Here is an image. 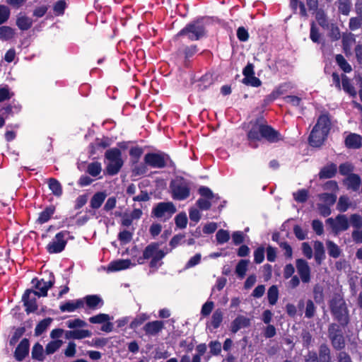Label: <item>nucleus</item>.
Here are the masks:
<instances>
[{
    "instance_id": "f257e3e1",
    "label": "nucleus",
    "mask_w": 362,
    "mask_h": 362,
    "mask_svg": "<svg viewBox=\"0 0 362 362\" xmlns=\"http://www.w3.org/2000/svg\"><path fill=\"white\" fill-rule=\"evenodd\" d=\"M250 129L247 136L249 146L253 148L257 147V141L264 139L270 143H276L281 140V136L279 132L274 129L267 124L264 118L260 117L250 122Z\"/></svg>"
},
{
    "instance_id": "f03ea898",
    "label": "nucleus",
    "mask_w": 362,
    "mask_h": 362,
    "mask_svg": "<svg viewBox=\"0 0 362 362\" xmlns=\"http://www.w3.org/2000/svg\"><path fill=\"white\" fill-rule=\"evenodd\" d=\"M206 35V25L202 18H199L187 24L177 36H187L192 41L199 40Z\"/></svg>"
},
{
    "instance_id": "7ed1b4c3",
    "label": "nucleus",
    "mask_w": 362,
    "mask_h": 362,
    "mask_svg": "<svg viewBox=\"0 0 362 362\" xmlns=\"http://www.w3.org/2000/svg\"><path fill=\"white\" fill-rule=\"evenodd\" d=\"M66 325L68 328L72 329L65 332L66 339H82L90 337L92 335L90 331L80 329L87 326V323L81 319L76 318L68 320L66 322Z\"/></svg>"
},
{
    "instance_id": "20e7f679",
    "label": "nucleus",
    "mask_w": 362,
    "mask_h": 362,
    "mask_svg": "<svg viewBox=\"0 0 362 362\" xmlns=\"http://www.w3.org/2000/svg\"><path fill=\"white\" fill-rule=\"evenodd\" d=\"M330 309L334 318L341 326H346L349 322V312L344 300L337 295L333 297L330 302Z\"/></svg>"
},
{
    "instance_id": "39448f33",
    "label": "nucleus",
    "mask_w": 362,
    "mask_h": 362,
    "mask_svg": "<svg viewBox=\"0 0 362 362\" xmlns=\"http://www.w3.org/2000/svg\"><path fill=\"white\" fill-rule=\"evenodd\" d=\"M165 252L158 248L157 244H151L148 245L144 252L143 256L138 259L139 264H144L145 259H151L150 267L158 269L161 264V259L165 257Z\"/></svg>"
},
{
    "instance_id": "423d86ee",
    "label": "nucleus",
    "mask_w": 362,
    "mask_h": 362,
    "mask_svg": "<svg viewBox=\"0 0 362 362\" xmlns=\"http://www.w3.org/2000/svg\"><path fill=\"white\" fill-rule=\"evenodd\" d=\"M172 197L176 200H185L190 194V182L187 180L178 177L173 180L170 185Z\"/></svg>"
},
{
    "instance_id": "0eeeda50",
    "label": "nucleus",
    "mask_w": 362,
    "mask_h": 362,
    "mask_svg": "<svg viewBox=\"0 0 362 362\" xmlns=\"http://www.w3.org/2000/svg\"><path fill=\"white\" fill-rule=\"evenodd\" d=\"M105 157L108 161L106 166L107 173L110 175L117 174L124 164L121 151L117 148H110L106 151Z\"/></svg>"
},
{
    "instance_id": "6e6552de",
    "label": "nucleus",
    "mask_w": 362,
    "mask_h": 362,
    "mask_svg": "<svg viewBox=\"0 0 362 362\" xmlns=\"http://www.w3.org/2000/svg\"><path fill=\"white\" fill-rule=\"evenodd\" d=\"M69 232L62 230L56 234L54 238L47 244L46 250L49 254L62 252L67 243Z\"/></svg>"
},
{
    "instance_id": "1a4fd4ad",
    "label": "nucleus",
    "mask_w": 362,
    "mask_h": 362,
    "mask_svg": "<svg viewBox=\"0 0 362 362\" xmlns=\"http://www.w3.org/2000/svg\"><path fill=\"white\" fill-rule=\"evenodd\" d=\"M199 193L203 198H199L197 201V205L202 210H208L211 203L219 199L218 195L214 194L207 187H201L199 189Z\"/></svg>"
},
{
    "instance_id": "9d476101",
    "label": "nucleus",
    "mask_w": 362,
    "mask_h": 362,
    "mask_svg": "<svg viewBox=\"0 0 362 362\" xmlns=\"http://www.w3.org/2000/svg\"><path fill=\"white\" fill-rule=\"evenodd\" d=\"M328 336L334 349H341L344 347V338L339 325L335 323L331 324L328 328Z\"/></svg>"
},
{
    "instance_id": "9b49d317",
    "label": "nucleus",
    "mask_w": 362,
    "mask_h": 362,
    "mask_svg": "<svg viewBox=\"0 0 362 362\" xmlns=\"http://www.w3.org/2000/svg\"><path fill=\"white\" fill-rule=\"evenodd\" d=\"M176 211L172 202H160L153 209L152 214L157 218L168 219Z\"/></svg>"
},
{
    "instance_id": "f8f14e48",
    "label": "nucleus",
    "mask_w": 362,
    "mask_h": 362,
    "mask_svg": "<svg viewBox=\"0 0 362 362\" xmlns=\"http://www.w3.org/2000/svg\"><path fill=\"white\" fill-rule=\"evenodd\" d=\"M326 223L331 227L335 235L349 228V220L344 214H339L335 218H329L326 220Z\"/></svg>"
},
{
    "instance_id": "ddd939ff",
    "label": "nucleus",
    "mask_w": 362,
    "mask_h": 362,
    "mask_svg": "<svg viewBox=\"0 0 362 362\" xmlns=\"http://www.w3.org/2000/svg\"><path fill=\"white\" fill-rule=\"evenodd\" d=\"M144 160L151 168H163L166 165L168 157L164 153H148L145 155Z\"/></svg>"
},
{
    "instance_id": "4468645a",
    "label": "nucleus",
    "mask_w": 362,
    "mask_h": 362,
    "mask_svg": "<svg viewBox=\"0 0 362 362\" xmlns=\"http://www.w3.org/2000/svg\"><path fill=\"white\" fill-rule=\"evenodd\" d=\"M37 297L38 294L32 289H27L23 295L22 300L28 313H34L37 310Z\"/></svg>"
},
{
    "instance_id": "2eb2a0df",
    "label": "nucleus",
    "mask_w": 362,
    "mask_h": 362,
    "mask_svg": "<svg viewBox=\"0 0 362 362\" xmlns=\"http://www.w3.org/2000/svg\"><path fill=\"white\" fill-rule=\"evenodd\" d=\"M32 284L37 290L35 291L38 294V297H45L47 295L48 290L53 286L54 280L53 276H50L48 281H45L43 279L40 280L33 279Z\"/></svg>"
},
{
    "instance_id": "dca6fc26",
    "label": "nucleus",
    "mask_w": 362,
    "mask_h": 362,
    "mask_svg": "<svg viewBox=\"0 0 362 362\" xmlns=\"http://www.w3.org/2000/svg\"><path fill=\"white\" fill-rule=\"evenodd\" d=\"M296 267L303 283H309L310 281L311 269L308 263L305 259H298L296 260Z\"/></svg>"
},
{
    "instance_id": "f3484780",
    "label": "nucleus",
    "mask_w": 362,
    "mask_h": 362,
    "mask_svg": "<svg viewBox=\"0 0 362 362\" xmlns=\"http://www.w3.org/2000/svg\"><path fill=\"white\" fill-rule=\"evenodd\" d=\"M83 308L85 305L89 310H95L102 308L104 305L103 298L98 295H88L82 298Z\"/></svg>"
},
{
    "instance_id": "a211bd4d",
    "label": "nucleus",
    "mask_w": 362,
    "mask_h": 362,
    "mask_svg": "<svg viewBox=\"0 0 362 362\" xmlns=\"http://www.w3.org/2000/svg\"><path fill=\"white\" fill-rule=\"evenodd\" d=\"M328 134L313 127L310 136L309 143L312 146L318 147L320 146Z\"/></svg>"
},
{
    "instance_id": "6ab92c4d",
    "label": "nucleus",
    "mask_w": 362,
    "mask_h": 362,
    "mask_svg": "<svg viewBox=\"0 0 362 362\" xmlns=\"http://www.w3.org/2000/svg\"><path fill=\"white\" fill-rule=\"evenodd\" d=\"M164 327V323L162 321L155 320L146 323L143 329L146 335L156 336L157 335Z\"/></svg>"
},
{
    "instance_id": "aec40b11",
    "label": "nucleus",
    "mask_w": 362,
    "mask_h": 362,
    "mask_svg": "<svg viewBox=\"0 0 362 362\" xmlns=\"http://www.w3.org/2000/svg\"><path fill=\"white\" fill-rule=\"evenodd\" d=\"M29 341L23 339L16 347L14 352V357L18 361H23L29 353Z\"/></svg>"
},
{
    "instance_id": "412c9836",
    "label": "nucleus",
    "mask_w": 362,
    "mask_h": 362,
    "mask_svg": "<svg viewBox=\"0 0 362 362\" xmlns=\"http://www.w3.org/2000/svg\"><path fill=\"white\" fill-rule=\"evenodd\" d=\"M361 180L356 174L349 175L344 180L343 184L346 186L347 189L356 192L359 189Z\"/></svg>"
},
{
    "instance_id": "4be33fe9",
    "label": "nucleus",
    "mask_w": 362,
    "mask_h": 362,
    "mask_svg": "<svg viewBox=\"0 0 362 362\" xmlns=\"http://www.w3.org/2000/svg\"><path fill=\"white\" fill-rule=\"evenodd\" d=\"M250 320L243 315H238L230 324V331L233 333L238 332L240 329L249 327Z\"/></svg>"
},
{
    "instance_id": "5701e85b",
    "label": "nucleus",
    "mask_w": 362,
    "mask_h": 362,
    "mask_svg": "<svg viewBox=\"0 0 362 362\" xmlns=\"http://www.w3.org/2000/svg\"><path fill=\"white\" fill-rule=\"evenodd\" d=\"M344 143L348 148L358 149L362 146V138L357 134L350 133L345 138Z\"/></svg>"
},
{
    "instance_id": "b1692460",
    "label": "nucleus",
    "mask_w": 362,
    "mask_h": 362,
    "mask_svg": "<svg viewBox=\"0 0 362 362\" xmlns=\"http://www.w3.org/2000/svg\"><path fill=\"white\" fill-rule=\"evenodd\" d=\"M135 263H132L129 259H117L111 262L107 267L110 272H117L122 269L129 268L131 266H134Z\"/></svg>"
},
{
    "instance_id": "393cba45",
    "label": "nucleus",
    "mask_w": 362,
    "mask_h": 362,
    "mask_svg": "<svg viewBox=\"0 0 362 362\" xmlns=\"http://www.w3.org/2000/svg\"><path fill=\"white\" fill-rule=\"evenodd\" d=\"M80 308H83V301L81 298L68 300L59 305V309L62 312L72 313Z\"/></svg>"
},
{
    "instance_id": "a878e982",
    "label": "nucleus",
    "mask_w": 362,
    "mask_h": 362,
    "mask_svg": "<svg viewBox=\"0 0 362 362\" xmlns=\"http://www.w3.org/2000/svg\"><path fill=\"white\" fill-rule=\"evenodd\" d=\"M356 42L355 36L354 34L344 33L342 35V46L343 49L346 56L351 54V49L354 44Z\"/></svg>"
},
{
    "instance_id": "bb28decb",
    "label": "nucleus",
    "mask_w": 362,
    "mask_h": 362,
    "mask_svg": "<svg viewBox=\"0 0 362 362\" xmlns=\"http://www.w3.org/2000/svg\"><path fill=\"white\" fill-rule=\"evenodd\" d=\"M33 23V20L28 16L22 13L17 16L16 25L21 30H28L32 27Z\"/></svg>"
},
{
    "instance_id": "cd10ccee",
    "label": "nucleus",
    "mask_w": 362,
    "mask_h": 362,
    "mask_svg": "<svg viewBox=\"0 0 362 362\" xmlns=\"http://www.w3.org/2000/svg\"><path fill=\"white\" fill-rule=\"evenodd\" d=\"M223 313L221 309H216L212 314L211 321L207 327H211L214 329L218 328L223 321Z\"/></svg>"
},
{
    "instance_id": "c85d7f7f",
    "label": "nucleus",
    "mask_w": 362,
    "mask_h": 362,
    "mask_svg": "<svg viewBox=\"0 0 362 362\" xmlns=\"http://www.w3.org/2000/svg\"><path fill=\"white\" fill-rule=\"evenodd\" d=\"M349 208H355L349 197L346 195L339 197L337 204V209L340 212H346Z\"/></svg>"
},
{
    "instance_id": "c756f323",
    "label": "nucleus",
    "mask_w": 362,
    "mask_h": 362,
    "mask_svg": "<svg viewBox=\"0 0 362 362\" xmlns=\"http://www.w3.org/2000/svg\"><path fill=\"white\" fill-rule=\"evenodd\" d=\"M337 165L331 163L325 166L320 172L319 177L320 179H328L334 176L337 173Z\"/></svg>"
},
{
    "instance_id": "7c9ffc66",
    "label": "nucleus",
    "mask_w": 362,
    "mask_h": 362,
    "mask_svg": "<svg viewBox=\"0 0 362 362\" xmlns=\"http://www.w3.org/2000/svg\"><path fill=\"white\" fill-rule=\"evenodd\" d=\"M314 127L328 134L330 129V121L328 116L326 115H321Z\"/></svg>"
},
{
    "instance_id": "2f4dec72",
    "label": "nucleus",
    "mask_w": 362,
    "mask_h": 362,
    "mask_svg": "<svg viewBox=\"0 0 362 362\" xmlns=\"http://www.w3.org/2000/svg\"><path fill=\"white\" fill-rule=\"evenodd\" d=\"M107 194L104 192L95 193L90 200V207L94 209L100 208L105 201Z\"/></svg>"
},
{
    "instance_id": "473e14b6",
    "label": "nucleus",
    "mask_w": 362,
    "mask_h": 362,
    "mask_svg": "<svg viewBox=\"0 0 362 362\" xmlns=\"http://www.w3.org/2000/svg\"><path fill=\"white\" fill-rule=\"evenodd\" d=\"M315 259L318 264H321L322 259H325V248L322 243L315 241L314 243Z\"/></svg>"
},
{
    "instance_id": "72a5a7b5",
    "label": "nucleus",
    "mask_w": 362,
    "mask_h": 362,
    "mask_svg": "<svg viewBox=\"0 0 362 362\" xmlns=\"http://www.w3.org/2000/svg\"><path fill=\"white\" fill-rule=\"evenodd\" d=\"M55 211V208L52 206L45 208L40 214L37 222L40 224L47 222L52 216Z\"/></svg>"
},
{
    "instance_id": "f704fd0d",
    "label": "nucleus",
    "mask_w": 362,
    "mask_h": 362,
    "mask_svg": "<svg viewBox=\"0 0 362 362\" xmlns=\"http://www.w3.org/2000/svg\"><path fill=\"white\" fill-rule=\"evenodd\" d=\"M48 185L52 194L56 197H60L62 194V187L60 182L55 178L48 180Z\"/></svg>"
},
{
    "instance_id": "c9c22d12",
    "label": "nucleus",
    "mask_w": 362,
    "mask_h": 362,
    "mask_svg": "<svg viewBox=\"0 0 362 362\" xmlns=\"http://www.w3.org/2000/svg\"><path fill=\"white\" fill-rule=\"evenodd\" d=\"M16 32L13 28L9 26H0V40L7 41L15 36Z\"/></svg>"
},
{
    "instance_id": "e433bc0d",
    "label": "nucleus",
    "mask_w": 362,
    "mask_h": 362,
    "mask_svg": "<svg viewBox=\"0 0 362 362\" xmlns=\"http://www.w3.org/2000/svg\"><path fill=\"white\" fill-rule=\"evenodd\" d=\"M327 249L328 254L333 258H338L341 255V249L332 240L326 242Z\"/></svg>"
},
{
    "instance_id": "4c0bfd02",
    "label": "nucleus",
    "mask_w": 362,
    "mask_h": 362,
    "mask_svg": "<svg viewBox=\"0 0 362 362\" xmlns=\"http://www.w3.org/2000/svg\"><path fill=\"white\" fill-rule=\"evenodd\" d=\"M250 261L247 259H241L235 267V273L240 279H243L247 270V266Z\"/></svg>"
},
{
    "instance_id": "58836bf2",
    "label": "nucleus",
    "mask_w": 362,
    "mask_h": 362,
    "mask_svg": "<svg viewBox=\"0 0 362 362\" xmlns=\"http://www.w3.org/2000/svg\"><path fill=\"white\" fill-rule=\"evenodd\" d=\"M32 357L33 359L39 361H42L44 360V349L40 344L36 343L33 346L32 349Z\"/></svg>"
},
{
    "instance_id": "ea45409f",
    "label": "nucleus",
    "mask_w": 362,
    "mask_h": 362,
    "mask_svg": "<svg viewBox=\"0 0 362 362\" xmlns=\"http://www.w3.org/2000/svg\"><path fill=\"white\" fill-rule=\"evenodd\" d=\"M267 298L270 305H274L276 303L279 298V289L276 286H272L267 292Z\"/></svg>"
},
{
    "instance_id": "a19ab883",
    "label": "nucleus",
    "mask_w": 362,
    "mask_h": 362,
    "mask_svg": "<svg viewBox=\"0 0 362 362\" xmlns=\"http://www.w3.org/2000/svg\"><path fill=\"white\" fill-rule=\"evenodd\" d=\"M341 85L344 90L349 93V95H355L356 94L355 88L352 86L349 78L345 75H342Z\"/></svg>"
},
{
    "instance_id": "79ce46f5",
    "label": "nucleus",
    "mask_w": 362,
    "mask_h": 362,
    "mask_svg": "<svg viewBox=\"0 0 362 362\" xmlns=\"http://www.w3.org/2000/svg\"><path fill=\"white\" fill-rule=\"evenodd\" d=\"M337 4L339 11L343 15L348 16L351 8L350 0H337Z\"/></svg>"
},
{
    "instance_id": "37998d69",
    "label": "nucleus",
    "mask_w": 362,
    "mask_h": 362,
    "mask_svg": "<svg viewBox=\"0 0 362 362\" xmlns=\"http://www.w3.org/2000/svg\"><path fill=\"white\" fill-rule=\"evenodd\" d=\"M63 341L60 339L51 341L45 347L47 354H52L57 351L62 345Z\"/></svg>"
},
{
    "instance_id": "c03bdc74",
    "label": "nucleus",
    "mask_w": 362,
    "mask_h": 362,
    "mask_svg": "<svg viewBox=\"0 0 362 362\" xmlns=\"http://www.w3.org/2000/svg\"><path fill=\"white\" fill-rule=\"evenodd\" d=\"M335 60L339 66L346 73H349L352 69L351 65L347 62L341 54H337L335 57Z\"/></svg>"
},
{
    "instance_id": "a18cd8bd",
    "label": "nucleus",
    "mask_w": 362,
    "mask_h": 362,
    "mask_svg": "<svg viewBox=\"0 0 362 362\" xmlns=\"http://www.w3.org/2000/svg\"><path fill=\"white\" fill-rule=\"evenodd\" d=\"M51 322V318H47L40 322L35 329V335H41L47 329Z\"/></svg>"
},
{
    "instance_id": "49530a36",
    "label": "nucleus",
    "mask_w": 362,
    "mask_h": 362,
    "mask_svg": "<svg viewBox=\"0 0 362 362\" xmlns=\"http://www.w3.org/2000/svg\"><path fill=\"white\" fill-rule=\"evenodd\" d=\"M315 18L318 24L323 28H329V23L325 12L322 10L315 11Z\"/></svg>"
},
{
    "instance_id": "de8ad7c7",
    "label": "nucleus",
    "mask_w": 362,
    "mask_h": 362,
    "mask_svg": "<svg viewBox=\"0 0 362 362\" xmlns=\"http://www.w3.org/2000/svg\"><path fill=\"white\" fill-rule=\"evenodd\" d=\"M111 320L110 317L107 314L100 313L98 315L90 317L88 320L90 323L93 324H103L110 321Z\"/></svg>"
},
{
    "instance_id": "09e8293b",
    "label": "nucleus",
    "mask_w": 362,
    "mask_h": 362,
    "mask_svg": "<svg viewBox=\"0 0 362 362\" xmlns=\"http://www.w3.org/2000/svg\"><path fill=\"white\" fill-rule=\"evenodd\" d=\"M102 170L101 164L99 162L90 163L87 168V172L93 177L98 176Z\"/></svg>"
},
{
    "instance_id": "8fccbe9b",
    "label": "nucleus",
    "mask_w": 362,
    "mask_h": 362,
    "mask_svg": "<svg viewBox=\"0 0 362 362\" xmlns=\"http://www.w3.org/2000/svg\"><path fill=\"white\" fill-rule=\"evenodd\" d=\"M216 238L218 244H224L230 239V233L228 230L220 229L217 231Z\"/></svg>"
},
{
    "instance_id": "3c124183",
    "label": "nucleus",
    "mask_w": 362,
    "mask_h": 362,
    "mask_svg": "<svg viewBox=\"0 0 362 362\" xmlns=\"http://www.w3.org/2000/svg\"><path fill=\"white\" fill-rule=\"evenodd\" d=\"M149 318L146 314L142 313L138 315L133 321L130 323V328L135 329L142 325L145 321Z\"/></svg>"
},
{
    "instance_id": "603ef678",
    "label": "nucleus",
    "mask_w": 362,
    "mask_h": 362,
    "mask_svg": "<svg viewBox=\"0 0 362 362\" xmlns=\"http://www.w3.org/2000/svg\"><path fill=\"white\" fill-rule=\"evenodd\" d=\"M351 226L356 229L362 228V216L358 214H353L349 217Z\"/></svg>"
},
{
    "instance_id": "864d4df0",
    "label": "nucleus",
    "mask_w": 362,
    "mask_h": 362,
    "mask_svg": "<svg viewBox=\"0 0 362 362\" xmlns=\"http://www.w3.org/2000/svg\"><path fill=\"white\" fill-rule=\"evenodd\" d=\"M290 6L291 8L293 10H296L298 6L300 8V14L303 17L308 16L307 11L305 9V4L303 2L299 1L298 0H291Z\"/></svg>"
},
{
    "instance_id": "5fc2aeb1",
    "label": "nucleus",
    "mask_w": 362,
    "mask_h": 362,
    "mask_svg": "<svg viewBox=\"0 0 362 362\" xmlns=\"http://www.w3.org/2000/svg\"><path fill=\"white\" fill-rule=\"evenodd\" d=\"M293 199L300 203H303L306 202L308 197V192L306 189H300L296 192L293 193Z\"/></svg>"
},
{
    "instance_id": "6e6d98bb",
    "label": "nucleus",
    "mask_w": 362,
    "mask_h": 362,
    "mask_svg": "<svg viewBox=\"0 0 362 362\" xmlns=\"http://www.w3.org/2000/svg\"><path fill=\"white\" fill-rule=\"evenodd\" d=\"M243 83L247 86H250L252 87H259L262 85L261 81L255 75L243 78Z\"/></svg>"
},
{
    "instance_id": "4d7b16f0",
    "label": "nucleus",
    "mask_w": 362,
    "mask_h": 362,
    "mask_svg": "<svg viewBox=\"0 0 362 362\" xmlns=\"http://www.w3.org/2000/svg\"><path fill=\"white\" fill-rule=\"evenodd\" d=\"M265 250L263 246L258 247L254 251V262L256 264H261L264 259Z\"/></svg>"
},
{
    "instance_id": "13d9d810",
    "label": "nucleus",
    "mask_w": 362,
    "mask_h": 362,
    "mask_svg": "<svg viewBox=\"0 0 362 362\" xmlns=\"http://www.w3.org/2000/svg\"><path fill=\"white\" fill-rule=\"evenodd\" d=\"M176 226L180 228H185L187 224V217L186 214L180 213L175 218Z\"/></svg>"
},
{
    "instance_id": "bf43d9fd",
    "label": "nucleus",
    "mask_w": 362,
    "mask_h": 362,
    "mask_svg": "<svg viewBox=\"0 0 362 362\" xmlns=\"http://www.w3.org/2000/svg\"><path fill=\"white\" fill-rule=\"evenodd\" d=\"M320 199L325 202V204L332 206L335 203L337 196L334 194L322 193L320 195Z\"/></svg>"
},
{
    "instance_id": "052dcab7",
    "label": "nucleus",
    "mask_w": 362,
    "mask_h": 362,
    "mask_svg": "<svg viewBox=\"0 0 362 362\" xmlns=\"http://www.w3.org/2000/svg\"><path fill=\"white\" fill-rule=\"evenodd\" d=\"M66 7V3L64 0H59L55 3L53 7L54 12L56 16H61L64 14V10Z\"/></svg>"
},
{
    "instance_id": "680f3d73",
    "label": "nucleus",
    "mask_w": 362,
    "mask_h": 362,
    "mask_svg": "<svg viewBox=\"0 0 362 362\" xmlns=\"http://www.w3.org/2000/svg\"><path fill=\"white\" fill-rule=\"evenodd\" d=\"M13 95V93L10 91L8 86H5L0 88V103L9 100Z\"/></svg>"
},
{
    "instance_id": "e2e57ef3",
    "label": "nucleus",
    "mask_w": 362,
    "mask_h": 362,
    "mask_svg": "<svg viewBox=\"0 0 362 362\" xmlns=\"http://www.w3.org/2000/svg\"><path fill=\"white\" fill-rule=\"evenodd\" d=\"M362 25V18L352 17L349 20V28L351 30H356Z\"/></svg>"
},
{
    "instance_id": "0e129e2a",
    "label": "nucleus",
    "mask_w": 362,
    "mask_h": 362,
    "mask_svg": "<svg viewBox=\"0 0 362 362\" xmlns=\"http://www.w3.org/2000/svg\"><path fill=\"white\" fill-rule=\"evenodd\" d=\"M9 16H10L9 8L4 5H0V25L3 24L6 21H7Z\"/></svg>"
},
{
    "instance_id": "69168bd1",
    "label": "nucleus",
    "mask_w": 362,
    "mask_h": 362,
    "mask_svg": "<svg viewBox=\"0 0 362 362\" xmlns=\"http://www.w3.org/2000/svg\"><path fill=\"white\" fill-rule=\"evenodd\" d=\"M293 233L296 237L300 240H303L307 238V230H303L300 226L298 225L293 227Z\"/></svg>"
},
{
    "instance_id": "338daca9",
    "label": "nucleus",
    "mask_w": 362,
    "mask_h": 362,
    "mask_svg": "<svg viewBox=\"0 0 362 362\" xmlns=\"http://www.w3.org/2000/svg\"><path fill=\"white\" fill-rule=\"evenodd\" d=\"M331 359L330 351L326 344H322L320 347V361Z\"/></svg>"
},
{
    "instance_id": "774afa93",
    "label": "nucleus",
    "mask_w": 362,
    "mask_h": 362,
    "mask_svg": "<svg viewBox=\"0 0 362 362\" xmlns=\"http://www.w3.org/2000/svg\"><path fill=\"white\" fill-rule=\"evenodd\" d=\"M118 239L124 244L129 243L132 239V233L128 230H124L118 235Z\"/></svg>"
}]
</instances>
